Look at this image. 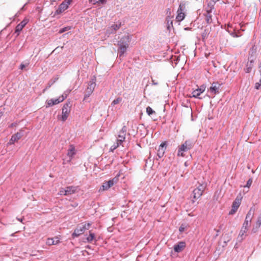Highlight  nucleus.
I'll use <instances>...</instances> for the list:
<instances>
[{
	"mask_svg": "<svg viewBox=\"0 0 261 261\" xmlns=\"http://www.w3.org/2000/svg\"><path fill=\"white\" fill-rule=\"evenodd\" d=\"M152 85H157L158 84V83L157 82H155L154 81V80H152Z\"/></svg>",
	"mask_w": 261,
	"mask_h": 261,
	"instance_id": "nucleus-48",
	"label": "nucleus"
},
{
	"mask_svg": "<svg viewBox=\"0 0 261 261\" xmlns=\"http://www.w3.org/2000/svg\"><path fill=\"white\" fill-rule=\"evenodd\" d=\"M29 22V19L27 18L24 19L20 23H19L15 28V33L19 35L20 32Z\"/></svg>",
	"mask_w": 261,
	"mask_h": 261,
	"instance_id": "nucleus-15",
	"label": "nucleus"
},
{
	"mask_svg": "<svg viewBox=\"0 0 261 261\" xmlns=\"http://www.w3.org/2000/svg\"><path fill=\"white\" fill-rule=\"evenodd\" d=\"M15 125L14 124L12 123V124L11 125V127H13V126H15Z\"/></svg>",
	"mask_w": 261,
	"mask_h": 261,
	"instance_id": "nucleus-52",
	"label": "nucleus"
},
{
	"mask_svg": "<svg viewBox=\"0 0 261 261\" xmlns=\"http://www.w3.org/2000/svg\"><path fill=\"white\" fill-rule=\"evenodd\" d=\"M46 244L47 245L51 246L53 245H57V242H55L54 238H48L46 240Z\"/></svg>",
	"mask_w": 261,
	"mask_h": 261,
	"instance_id": "nucleus-29",
	"label": "nucleus"
},
{
	"mask_svg": "<svg viewBox=\"0 0 261 261\" xmlns=\"http://www.w3.org/2000/svg\"><path fill=\"white\" fill-rule=\"evenodd\" d=\"M95 86L96 78L94 77L88 83V87L86 90V94L84 96V100H86L87 98L89 97L94 91Z\"/></svg>",
	"mask_w": 261,
	"mask_h": 261,
	"instance_id": "nucleus-7",
	"label": "nucleus"
},
{
	"mask_svg": "<svg viewBox=\"0 0 261 261\" xmlns=\"http://www.w3.org/2000/svg\"><path fill=\"white\" fill-rule=\"evenodd\" d=\"M229 28H231V26L230 25V24H228L227 30L231 36H232L233 37H239L242 36V34H238L236 32V30H234L233 31H231L229 29Z\"/></svg>",
	"mask_w": 261,
	"mask_h": 261,
	"instance_id": "nucleus-27",
	"label": "nucleus"
},
{
	"mask_svg": "<svg viewBox=\"0 0 261 261\" xmlns=\"http://www.w3.org/2000/svg\"><path fill=\"white\" fill-rule=\"evenodd\" d=\"M72 0H65L59 6L58 8L56 11V14H59L67 10L69 5L71 4Z\"/></svg>",
	"mask_w": 261,
	"mask_h": 261,
	"instance_id": "nucleus-11",
	"label": "nucleus"
},
{
	"mask_svg": "<svg viewBox=\"0 0 261 261\" xmlns=\"http://www.w3.org/2000/svg\"><path fill=\"white\" fill-rule=\"evenodd\" d=\"M64 101V97L61 98V96H59L58 98H51L50 99H48L46 101V107H52L54 105H57L62 101Z\"/></svg>",
	"mask_w": 261,
	"mask_h": 261,
	"instance_id": "nucleus-13",
	"label": "nucleus"
},
{
	"mask_svg": "<svg viewBox=\"0 0 261 261\" xmlns=\"http://www.w3.org/2000/svg\"><path fill=\"white\" fill-rule=\"evenodd\" d=\"M17 219L21 223H23V219L17 218Z\"/></svg>",
	"mask_w": 261,
	"mask_h": 261,
	"instance_id": "nucleus-49",
	"label": "nucleus"
},
{
	"mask_svg": "<svg viewBox=\"0 0 261 261\" xmlns=\"http://www.w3.org/2000/svg\"><path fill=\"white\" fill-rule=\"evenodd\" d=\"M55 83V81H52L51 80L48 82L46 87L43 90V92H44L47 89L49 88L54 84Z\"/></svg>",
	"mask_w": 261,
	"mask_h": 261,
	"instance_id": "nucleus-33",
	"label": "nucleus"
},
{
	"mask_svg": "<svg viewBox=\"0 0 261 261\" xmlns=\"http://www.w3.org/2000/svg\"><path fill=\"white\" fill-rule=\"evenodd\" d=\"M261 225V214L259 215L258 217L256 222V226L255 228H252V232L253 233H255L256 232L257 229Z\"/></svg>",
	"mask_w": 261,
	"mask_h": 261,
	"instance_id": "nucleus-25",
	"label": "nucleus"
},
{
	"mask_svg": "<svg viewBox=\"0 0 261 261\" xmlns=\"http://www.w3.org/2000/svg\"><path fill=\"white\" fill-rule=\"evenodd\" d=\"M77 189V187L74 186H69L66 188L67 195H71L75 193Z\"/></svg>",
	"mask_w": 261,
	"mask_h": 261,
	"instance_id": "nucleus-23",
	"label": "nucleus"
},
{
	"mask_svg": "<svg viewBox=\"0 0 261 261\" xmlns=\"http://www.w3.org/2000/svg\"><path fill=\"white\" fill-rule=\"evenodd\" d=\"M185 9L186 2H183L180 3L177 11V15L176 16V20L177 21L181 22L184 19L186 16V14L185 13Z\"/></svg>",
	"mask_w": 261,
	"mask_h": 261,
	"instance_id": "nucleus-4",
	"label": "nucleus"
},
{
	"mask_svg": "<svg viewBox=\"0 0 261 261\" xmlns=\"http://www.w3.org/2000/svg\"><path fill=\"white\" fill-rule=\"evenodd\" d=\"M167 20V27L168 30H170L171 27H173L172 21L171 18L169 17H167L166 18Z\"/></svg>",
	"mask_w": 261,
	"mask_h": 261,
	"instance_id": "nucleus-31",
	"label": "nucleus"
},
{
	"mask_svg": "<svg viewBox=\"0 0 261 261\" xmlns=\"http://www.w3.org/2000/svg\"><path fill=\"white\" fill-rule=\"evenodd\" d=\"M76 152L77 151L74 145L73 144L69 145L67 150V156L69 158V160L67 161L64 160L63 164H65L66 163H70L74 155L76 154Z\"/></svg>",
	"mask_w": 261,
	"mask_h": 261,
	"instance_id": "nucleus-9",
	"label": "nucleus"
},
{
	"mask_svg": "<svg viewBox=\"0 0 261 261\" xmlns=\"http://www.w3.org/2000/svg\"><path fill=\"white\" fill-rule=\"evenodd\" d=\"M167 144L166 142L162 143L159 147V149L158 150V155L160 158L163 156L166 148Z\"/></svg>",
	"mask_w": 261,
	"mask_h": 261,
	"instance_id": "nucleus-17",
	"label": "nucleus"
},
{
	"mask_svg": "<svg viewBox=\"0 0 261 261\" xmlns=\"http://www.w3.org/2000/svg\"><path fill=\"white\" fill-rule=\"evenodd\" d=\"M89 235L86 238V240L87 242L91 243L95 239V236L91 231H89Z\"/></svg>",
	"mask_w": 261,
	"mask_h": 261,
	"instance_id": "nucleus-26",
	"label": "nucleus"
},
{
	"mask_svg": "<svg viewBox=\"0 0 261 261\" xmlns=\"http://www.w3.org/2000/svg\"><path fill=\"white\" fill-rule=\"evenodd\" d=\"M195 201L194 200H192V202H193V203H194V202H195Z\"/></svg>",
	"mask_w": 261,
	"mask_h": 261,
	"instance_id": "nucleus-53",
	"label": "nucleus"
},
{
	"mask_svg": "<svg viewBox=\"0 0 261 261\" xmlns=\"http://www.w3.org/2000/svg\"><path fill=\"white\" fill-rule=\"evenodd\" d=\"M192 147L191 143L189 141H186L178 148L177 156H185V152L190 150Z\"/></svg>",
	"mask_w": 261,
	"mask_h": 261,
	"instance_id": "nucleus-6",
	"label": "nucleus"
},
{
	"mask_svg": "<svg viewBox=\"0 0 261 261\" xmlns=\"http://www.w3.org/2000/svg\"><path fill=\"white\" fill-rule=\"evenodd\" d=\"M70 102H67L63 105L62 110V115L61 119L62 121H65L68 117L70 112Z\"/></svg>",
	"mask_w": 261,
	"mask_h": 261,
	"instance_id": "nucleus-10",
	"label": "nucleus"
},
{
	"mask_svg": "<svg viewBox=\"0 0 261 261\" xmlns=\"http://www.w3.org/2000/svg\"><path fill=\"white\" fill-rule=\"evenodd\" d=\"M22 137V134L20 133H17L12 136L11 139H10L9 142L8 143V145H12L15 143V142H17Z\"/></svg>",
	"mask_w": 261,
	"mask_h": 261,
	"instance_id": "nucleus-16",
	"label": "nucleus"
},
{
	"mask_svg": "<svg viewBox=\"0 0 261 261\" xmlns=\"http://www.w3.org/2000/svg\"><path fill=\"white\" fill-rule=\"evenodd\" d=\"M99 3H101L102 4H105L107 2V0H98Z\"/></svg>",
	"mask_w": 261,
	"mask_h": 261,
	"instance_id": "nucleus-45",
	"label": "nucleus"
},
{
	"mask_svg": "<svg viewBox=\"0 0 261 261\" xmlns=\"http://www.w3.org/2000/svg\"><path fill=\"white\" fill-rule=\"evenodd\" d=\"M55 242H57V244H59L60 243V239L59 238L56 237L54 239Z\"/></svg>",
	"mask_w": 261,
	"mask_h": 261,
	"instance_id": "nucleus-42",
	"label": "nucleus"
},
{
	"mask_svg": "<svg viewBox=\"0 0 261 261\" xmlns=\"http://www.w3.org/2000/svg\"><path fill=\"white\" fill-rule=\"evenodd\" d=\"M121 26V22H119L117 24H113L109 28V33H113L116 32L117 30L119 29V28Z\"/></svg>",
	"mask_w": 261,
	"mask_h": 261,
	"instance_id": "nucleus-21",
	"label": "nucleus"
},
{
	"mask_svg": "<svg viewBox=\"0 0 261 261\" xmlns=\"http://www.w3.org/2000/svg\"><path fill=\"white\" fill-rule=\"evenodd\" d=\"M220 0H213L212 1V6L211 8V9H214V4L216 3V2L219 1Z\"/></svg>",
	"mask_w": 261,
	"mask_h": 261,
	"instance_id": "nucleus-40",
	"label": "nucleus"
},
{
	"mask_svg": "<svg viewBox=\"0 0 261 261\" xmlns=\"http://www.w3.org/2000/svg\"><path fill=\"white\" fill-rule=\"evenodd\" d=\"M132 35L127 33L121 37L118 42V55L119 57L122 56L127 51L131 41Z\"/></svg>",
	"mask_w": 261,
	"mask_h": 261,
	"instance_id": "nucleus-1",
	"label": "nucleus"
},
{
	"mask_svg": "<svg viewBox=\"0 0 261 261\" xmlns=\"http://www.w3.org/2000/svg\"><path fill=\"white\" fill-rule=\"evenodd\" d=\"M11 236H14V233H12Z\"/></svg>",
	"mask_w": 261,
	"mask_h": 261,
	"instance_id": "nucleus-54",
	"label": "nucleus"
},
{
	"mask_svg": "<svg viewBox=\"0 0 261 261\" xmlns=\"http://www.w3.org/2000/svg\"><path fill=\"white\" fill-rule=\"evenodd\" d=\"M206 35H207V33H205V34L204 33H203L202 35V39L204 40L205 37H206Z\"/></svg>",
	"mask_w": 261,
	"mask_h": 261,
	"instance_id": "nucleus-46",
	"label": "nucleus"
},
{
	"mask_svg": "<svg viewBox=\"0 0 261 261\" xmlns=\"http://www.w3.org/2000/svg\"><path fill=\"white\" fill-rule=\"evenodd\" d=\"M255 210V207L254 206L251 207L249 211L248 212L245 218L252 220L254 214Z\"/></svg>",
	"mask_w": 261,
	"mask_h": 261,
	"instance_id": "nucleus-22",
	"label": "nucleus"
},
{
	"mask_svg": "<svg viewBox=\"0 0 261 261\" xmlns=\"http://www.w3.org/2000/svg\"><path fill=\"white\" fill-rule=\"evenodd\" d=\"M186 228V226L185 224H181V226L179 227V231L180 232H182L185 231Z\"/></svg>",
	"mask_w": 261,
	"mask_h": 261,
	"instance_id": "nucleus-37",
	"label": "nucleus"
},
{
	"mask_svg": "<svg viewBox=\"0 0 261 261\" xmlns=\"http://www.w3.org/2000/svg\"><path fill=\"white\" fill-rule=\"evenodd\" d=\"M71 90H67L63 93V94L60 96L61 98L64 97V100L67 98V96L69 95V94L71 92Z\"/></svg>",
	"mask_w": 261,
	"mask_h": 261,
	"instance_id": "nucleus-32",
	"label": "nucleus"
},
{
	"mask_svg": "<svg viewBox=\"0 0 261 261\" xmlns=\"http://www.w3.org/2000/svg\"><path fill=\"white\" fill-rule=\"evenodd\" d=\"M219 88L216 84L213 83L209 90L210 92L215 95L219 93Z\"/></svg>",
	"mask_w": 261,
	"mask_h": 261,
	"instance_id": "nucleus-20",
	"label": "nucleus"
},
{
	"mask_svg": "<svg viewBox=\"0 0 261 261\" xmlns=\"http://www.w3.org/2000/svg\"><path fill=\"white\" fill-rule=\"evenodd\" d=\"M238 34H241L240 33V31L239 30H238L237 32H236Z\"/></svg>",
	"mask_w": 261,
	"mask_h": 261,
	"instance_id": "nucleus-50",
	"label": "nucleus"
},
{
	"mask_svg": "<svg viewBox=\"0 0 261 261\" xmlns=\"http://www.w3.org/2000/svg\"><path fill=\"white\" fill-rule=\"evenodd\" d=\"M70 29V28L69 27H65V28H63L62 29H61L60 31H59V33L61 34L67 30H69Z\"/></svg>",
	"mask_w": 261,
	"mask_h": 261,
	"instance_id": "nucleus-38",
	"label": "nucleus"
},
{
	"mask_svg": "<svg viewBox=\"0 0 261 261\" xmlns=\"http://www.w3.org/2000/svg\"><path fill=\"white\" fill-rule=\"evenodd\" d=\"M205 88L206 86L202 85L199 88L194 90L192 92V97L200 98L199 96L205 91Z\"/></svg>",
	"mask_w": 261,
	"mask_h": 261,
	"instance_id": "nucleus-14",
	"label": "nucleus"
},
{
	"mask_svg": "<svg viewBox=\"0 0 261 261\" xmlns=\"http://www.w3.org/2000/svg\"><path fill=\"white\" fill-rule=\"evenodd\" d=\"M212 2H210L208 4V7H210V10H208L210 12H211V11L212 10V9H211V8L212 7Z\"/></svg>",
	"mask_w": 261,
	"mask_h": 261,
	"instance_id": "nucleus-43",
	"label": "nucleus"
},
{
	"mask_svg": "<svg viewBox=\"0 0 261 261\" xmlns=\"http://www.w3.org/2000/svg\"><path fill=\"white\" fill-rule=\"evenodd\" d=\"M122 100V98L120 97H118L115 99L112 102V106H115V105L119 103Z\"/></svg>",
	"mask_w": 261,
	"mask_h": 261,
	"instance_id": "nucleus-35",
	"label": "nucleus"
},
{
	"mask_svg": "<svg viewBox=\"0 0 261 261\" xmlns=\"http://www.w3.org/2000/svg\"><path fill=\"white\" fill-rule=\"evenodd\" d=\"M209 11H207V14L205 15V20L207 23H211L212 21V16Z\"/></svg>",
	"mask_w": 261,
	"mask_h": 261,
	"instance_id": "nucleus-28",
	"label": "nucleus"
},
{
	"mask_svg": "<svg viewBox=\"0 0 261 261\" xmlns=\"http://www.w3.org/2000/svg\"><path fill=\"white\" fill-rule=\"evenodd\" d=\"M25 66L24 64H20V68H20V69H22V70L23 69H24V68L25 67Z\"/></svg>",
	"mask_w": 261,
	"mask_h": 261,
	"instance_id": "nucleus-47",
	"label": "nucleus"
},
{
	"mask_svg": "<svg viewBox=\"0 0 261 261\" xmlns=\"http://www.w3.org/2000/svg\"><path fill=\"white\" fill-rule=\"evenodd\" d=\"M253 61L252 60L247 63L244 71L246 73H249L251 71L253 67Z\"/></svg>",
	"mask_w": 261,
	"mask_h": 261,
	"instance_id": "nucleus-24",
	"label": "nucleus"
},
{
	"mask_svg": "<svg viewBox=\"0 0 261 261\" xmlns=\"http://www.w3.org/2000/svg\"><path fill=\"white\" fill-rule=\"evenodd\" d=\"M188 215H189V216H191V217H193V216H194V215H193V214H191V213L189 214H188Z\"/></svg>",
	"mask_w": 261,
	"mask_h": 261,
	"instance_id": "nucleus-51",
	"label": "nucleus"
},
{
	"mask_svg": "<svg viewBox=\"0 0 261 261\" xmlns=\"http://www.w3.org/2000/svg\"><path fill=\"white\" fill-rule=\"evenodd\" d=\"M252 180L251 179H249L247 182V184H246V185L245 186V187H248V188H249L250 187V186L252 184Z\"/></svg>",
	"mask_w": 261,
	"mask_h": 261,
	"instance_id": "nucleus-39",
	"label": "nucleus"
},
{
	"mask_svg": "<svg viewBox=\"0 0 261 261\" xmlns=\"http://www.w3.org/2000/svg\"><path fill=\"white\" fill-rule=\"evenodd\" d=\"M241 198L237 197L232 203L231 210L229 212V215H232L236 213L238 208L241 203Z\"/></svg>",
	"mask_w": 261,
	"mask_h": 261,
	"instance_id": "nucleus-12",
	"label": "nucleus"
},
{
	"mask_svg": "<svg viewBox=\"0 0 261 261\" xmlns=\"http://www.w3.org/2000/svg\"><path fill=\"white\" fill-rule=\"evenodd\" d=\"M59 79V77L58 76H56L55 78L51 79L52 81H55V83Z\"/></svg>",
	"mask_w": 261,
	"mask_h": 261,
	"instance_id": "nucleus-44",
	"label": "nucleus"
},
{
	"mask_svg": "<svg viewBox=\"0 0 261 261\" xmlns=\"http://www.w3.org/2000/svg\"><path fill=\"white\" fill-rule=\"evenodd\" d=\"M186 244L184 242H180L174 246V250L176 252H181L185 247Z\"/></svg>",
	"mask_w": 261,
	"mask_h": 261,
	"instance_id": "nucleus-18",
	"label": "nucleus"
},
{
	"mask_svg": "<svg viewBox=\"0 0 261 261\" xmlns=\"http://www.w3.org/2000/svg\"><path fill=\"white\" fill-rule=\"evenodd\" d=\"M126 131V127L124 126L118 133L116 142L111 147L110 149L111 150L116 149L125 141Z\"/></svg>",
	"mask_w": 261,
	"mask_h": 261,
	"instance_id": "nucleus-2",
	"label": "nucleus"
},
{
	"mask_svg": "<svg viewBox=\"0 0 261 261\" xmlns=\"http://www.w3.org/2000/svg\"><path fill=\"white\" fill-rule=\"evenodd\" d=\"M251 221H252L251 220L247 219V218H245L242 226L248 228L250 225Z\"/></svg>",
	"mask_w": 261,
	"mask_h": 261,
	"instance_id": "nucleus-30",
	"label": "nucleus"
},
{
	"mask_svg": "<svg viewBox=\"0 0 261 261\" xmlns=\"http://www.w3.org/2000/svg\"><path fill=\"white\" fill-rule=\"evenodd\" d=\"M248 230V228L242 226V228L238 236V239H240L241 241L243 240L247 236L246 233Z\"/></svg>",
	"mask_w": 261,
	"mask_h": 261,
	"instance_id": "nucleus-19",
	"label": "nucleus"
},
{
	"mask_svg": "<svg viewBox=\"0 0 261 261\" xmlns=\"http://www.w3.org/2000/svg\"><path fill=\"white\" fill-rule=\"evenodd\" d=\"M120 176V174H118L117 175L113 178V179L109 180L108 181H106L103 184V185L100 187L99 191H103L106 190H108L112 186H113L115 183H116L118 180V177Z\"/></svg>",
	"mask_w": 261,
	"mask_h": 261,
	"instance_id": "nucleus-8",
	"label": "nucleus"
},
{
	"mask_svg": "<svg viewBox=\"0 0 261 261\" xmlns=\"http://www.w3.org/2000/svg\"><path fill=\"white\" fill-rule=\"evenodd\" d=\"M60 195H67L66 189L61 188L58 193Z\"/></svg>",
	"mask_w": 261,
	"mask_h": 261,
	"instance_id": "nucleus-36",
	"label": "nucleus"
},
{
	"mask_svg": "<svg viewBox=\"0 0 261 261\" xmlns=\"http://www.w3.org/2000/svg\"><path fill=\"white\" fill-rule=\"evenodd\" d=\"M90 2L94 5L99 3L98 0H90Z\"/></svg>",
	"mask_w": 261,
	"mask_h": 261,
	"instance_id": "nucleus-41",
	"label": "nucleus"
},
{
	"mask_svg": "<svg viewBox=\"0 0 261 261\" xmlns=\"http://www.w3.org/2000/svg\"><path fill=\"white\" fill-rule=\"evenodd\" d=\"M206 184L204 182L199 184L198 186L193 191L194 199L196 200L200 198L206 188Z\"/></svg>",
	"mask_w": 261,
	"mask_h": 261,
	"instance_id": "nucleus-5",
	"label": "nucleus"
},
{
	"mask_svg": "<svg viewBox=\"0 0 261 261\" xmlns=\"http://www.w3.org/2000/svg\"><path fill=\"white\" fill-rule=\"evenodd\" d=\"M146 113L149 116H150L151 115L154 113L155 112L151 108H150V107H147L146 108Z\"/></svg>",
	"mask_w": 261,
	"mask_h": 261,
	"instance_id": "nucleus-34",
	"label": "nucleus"
},
{
	"mask_svg": "<svg viewBox=\"0 0 261 261\" xmlns=\"http://www.w3.org/2000/svg\"><path fill=\"white\" fill-rule=\"evenodd\" d=\"M92 223L91 222L83 223L82 226H79L74 229V232L72 234V237L75 238L82 234L86 230L89 229Z\"/></svg>",
	"mask_w": 261,
	"mask_h": 261,
	"instance_id": "nucleus-3",
	"label": "nucleus"
}]
</instances>
